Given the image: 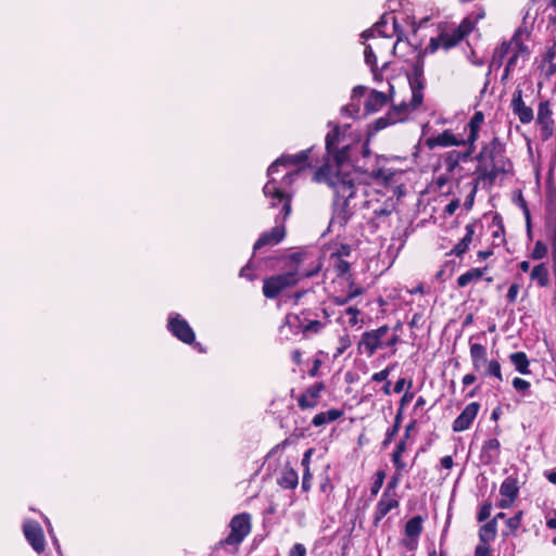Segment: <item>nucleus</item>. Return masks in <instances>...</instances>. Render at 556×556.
Masks as SVG:
<instances>
[{
	"label": "nucleus",
	"instance_id": "obj_50",
	"mask_svg": "<svg viewBox=\"0 0 556 556\" xmlns=\"http://www.w3.org/2000/svg\"><path fill=\"white\" fill-rule=\"evenodd\" d=\"M489 543H481L476 547L475 556H489L490 547Z\"/></svg>",
	"mask_w": 556,
	"mask_h": 556
},
{
	"label": "nucleus",
	"instance_id": "obj_11",
	"mask_svg": "<svg viewBox=\"0 0 556 556\" xmlns=\"http://www.w3.org/2000/svg\"><path fill=\"white\" fill-rule=\"evenodd\" d=\"M168 328L173 334L185 343H192L194 341V332L189 324L182 319L178 314L170 315L168 319Z\"/></svg>",
	"mask_w": 556,
	"mask_h": 556
},
{
	"label": "nucleus",
	"instance_id": "obj_49",
	"mask_svg": "<svg viewBox=\"0 0 556 556\" xmlns=\"http://www.w3.org/2000/svg\"><path fill=\"white\" fill-rule=\"evenodd\" d=\"M383 480H384V472L383 471H379L377 473V480L371 489V492L372 494H377L380 490V488L382 486L383 484Z\"/></svg>",
	"mask_w": 556,
	"mask_h": 556
},
{
	"label": "nucleus",
	"instance_id": "obj_40",
	"mask_svg": "<svg viewBox=\"0 0 556 556\" xmlns=\"http://www.w3.org/2000/svg\"><path fill=\"white\" fill-rule=\"evenodd\" d=\"M334 268L339 275H344L349 271L350 264L346 261L341 260L340 257H336L334 258Z\"/></svg>",
	"mask_w": 556,
	"mask_h": 556
},
{
	"label": "nucleus",
	"instance_id": "obj_48",
	"mask_svg": "<svg viewBox=\"0 0 556 556\" xmlns=\"http://www.w3.org/2000/svg\"><path fill=\"white\" fill-rule=\"evenodd\" d=\"M390 375V369L389 368H386L379 372H376L372 375L371 379L374 381H377V382H380V381H387L388 380V377Z\"/></svg>",
	"mask_w": 556,
	"mask_h": 556
},
{
	"label": "nucleus",
	"instance_id": "obj_18",
	"mask_svg": "<svg viewBox=\"0 0 556 556\" xmlns=\"http://www.w3.org/2000/svg\"><path fill=\"white\" fill-rule=\"evenodd\" d=\"M518 491L517 481L510 477L506 478L500 488V507L508 508L517 497Z\"/></svg>",
	"mask_w": 556,
	"mask_h": 556
},
{
	"label": "nucleus",
	"instance_id": "obj_14",
	"mask_svg": "<svg viewBox=\"0 0 556 556\" xmlns=\"http://www.w3.org/2000/svg\"><path fill=\"white\" fill-rule=\"evenodd\" d=\"M24 534L36 552L40 553L45 549L43 532L38 522L27 521L24 525Z\"/></svg>",
	"mask_w": 556,
	"mask_h": 556
},
{
	"label": "nucleus",
	"instance_id": "obj_45",
	"mask_svg": "<svg viewBox=\"0 0 556 556\" xmlns=\"http://www.w3.org/2000/svg\"><path fill=\"white\" fill-rule=\"evenodd\" d=\"M397 430H399V417L396 418L395 425L387 431L386 439L383 441V445H388L393 440V437L396 434Z\"/></svg>",
	"mask_w": 556,
	"mask_h": 556
},
{
	"label": "nucleus",
	"instance_id": "obj_10",
	"mask_svg": "<svg viewBox=\"0 0 556 556\" xmlns=\"http://www.w3.org/2000/svg\"><path fill=\"white\" fill-rule=\"evenodd\" d=\"M325 325L326 324L320 320H306V318L302 319L299 315L289 314L286 316V320L281 329L288 326L290 329H301L305 333H318Z\"/></svg>",
	"mask_w": 556,
	"mask_h": 556
},
{
	"label": "nucleus",
	"instance_id": "obj_16",
	"mask_svg": "<svg viewBox=\"0 0 556 556\" xmlns=\"http://www.w3.org/2000/svg\"><path fill=\"white\" fill-rule=\"evenodd\" d=\"M511 109L522 124L530 123L533 119V111L525 104L522 91L519 89L513 94Z\"/></svg>",
	"mask_w": 556,
	"mask_h": 556
},
{
	"label": "nucleus",
	"instance_id": "obj_61",
	"mask_svg": "<svg viewBox=\"0 0 556 556\" xmlns=\"http://www.w3.org/2000/svg\"><path fill=\"white\" fill-rule=\"evenodd\" d=\"M374 175H375V177H376V178H378V179H382V180H384V181L389 180V179H390V177H391V173H386V172H383V170H381V169H379V170L375 172V174H374Z\"/></svg>",
	"mask_w": 556,
	"mask_h": 556
},
{
	"label": "nucleus",
	"instance_id": "obj_28",
	"mask_svg": "<svg viewBox=\"0 0 556 556\" xmlns=\"http://www.w3.org/2000/svg\"><path fill=\"white\" fill-rule=\"evenodd\" d=\"M484 116L482 112H476L473 116L471 117L468 126L470 129V135L468 137V141L470 146L475 143V141L478 139V132L481 128V125L483 123Z\"/></svg>",
	"mask_w": 556,
	"mask_h": 556
},
{
	"label": "nucleus",
	"instance_id": "obj_37",
	"mask_svg": "<svg viewBox=\"0 0 556 556\" xmlns=\"http://www.w3.org/2000/svg\"><path fill=\"white\" fill-rule=\"evenodd\" d=\"M531 278L536 280L540 286H546L548 282V273L543 264L536 265L531 271Z\"/></svg>",
	"mask_w": 556,
	"mask_h": 556
},
{
	"label": "nucleus",
	"instance_id": "obj_7",
	"mask_svg": "<svg viewBox=\"0 0 556 556\" xmlns=\"http://www.w3.org/2000/svg\"><path fill=\"white\" fill-rule=\"evenodd\" d=\"M341 142V131L338 126H334L331 131H329L326 136V150L328 155L330 156L326 163L323 166L331 165L333 167H337V159L339 152L345 151L346 156L340 162L342 166H346V172H354L350 164L348 163L349 160V144H343L341 148H339V143Z\"/></svg>",
	"mask_w": 556,
	"mask_h": 556
},
{
	"label": "nucleus",
	"instance_id": "obj_47",
	"mask_svg": "<svg viewBox=\"0 0 556 556\" xmlns=\"http://www.w3.org/2000/svg\"><path fill=\"white\" fill-rule=\"evenodd\" d=\"M518 293H519V286L517 283L511 285L507 292V300L511 303L515 302Z\"/></svg>",
	"mask_w": 556,
	"mask_h": 556
},
{
	"label": "nucleus",
	"instance_id": "obj_41",
	"mask_svg": "<svg viewBox=\"0 0 556 556\" xmlns=\"http://www.w3.org/2000/svg\"><path fill=\"white\" fill-rule=\"evenodd\" d=\"M364 54L366 63L374 68V66L376 65V55L370 45L365 47Z\"/></svg>",
	"mask_w": 556,
	"mask_h": 556
},
{
	"label": "nucleus",
	"instance_id": "obj_35",
	"mask_svg": "<svg viewBox=\"0 0 556 556\" xmlns=\"http://www.w3.org/2000/svg\"><path fill=\"white\" fill-rule=\"evenodd\" d=\"M459 160H460L459 152H455V151L450 152L444 160L445 174L453 176L454 170L456 168H458V166H459Z\"/></svg>",
	"mask_w": 556,
	"mask_h": 556
},
{
	"label": "nucleus",
	"instance_id": "obj_62",
	"mask_svg": "<svg viewBox=\"0 0 556 556\" xmlns=\"http://www.w3.org/2000/svg\"><path fill=\"white\" fill-rule=\"evenodd\" d=\"M406 381L404 378H401L396 381L395 386H394V392L395 393H400L403 391L404 389V386H405Z\"/></svg>",
	"mask_w": 556,
	"mask_h": 556
},
{
	"label": "nucleus",
	"instance_id": "obj_32",
	"mask_svg": "<svg viewBox=\"0 0 556 556\" xmlns=\"http://www.w3.org/2000/svg\"><path fill=\"white\" fill-rule=\"evenodd\" d=\"M359 314H361L359 309L351 306V307H348L344 311V313L341 314L339 319H341L343 324H346L350 327H354L361 321Z\"/></svg>",
	"mask_w": 556,
	"mask_h": 556
},
{
	"label": "nucleus",
	"instance_id": "obj_34",
	"mask_svg": "<svg viewBox=\"0 0 556 556\" xmlns=\"http://www.w3.org/2000/svg\"><path fill=\"white\" fill-rule=\"evenodd\" d=\"M422 519L419 516L413 517L406 522L405 532L410 538H416L422 530Z\"/></svg>",
	"mask_w": 556,
	"mask_h": 556
},
{
	"label": "nucleus",
	"instance_id": "obj_53",
	"mask_svg": "<svg viewBox=\"0 0 556 556\" xmlns=\"http://www.w3.org/2000/svg\"><path fill=\"white\" fill-rule=\"evenodd\" d=\"M296 174H298V172H294V173H287V174L283 176L282 181H281V184H280V186H279V187L281 188L282 186H290V185L293 182V180H294V176H295Z\"/></svg>",
	"mask_w": 556,
	"mask_h": 556
},
{
	"label": "nucleus",
	"instance_id": "obj_52",
	"mask_svg": "<svg viewBox=\"0 0 556 556\" xmlns=\"http://www.w3.org/2000/svg\"><path fill=\"white\" fill-rule=\"evenodd\" d=\"M376 34H379V35L382 34L381 24H376L372 29L365 30L363 33V37L364 38L374 37Z\"/></svg>",
	"mask_w": 556,
	"mask_h": 556
},
{
	"label": "nucleus",
	"instance_id": "obj_57",
	"mask_svg": "<svg viewBox=\"0 0 556 556\" xmlns=\"http://www.w3.org/2000/svg\"><path fill=\"white\" fill-rule=\"evenodd\" d=\"M441 466L445 469H451L453 467V458L452 456H444L441 458Z\"/></svg>",
	"mask_w": 556,
	"mask_h": 556
},
{
	"label": "nucleus",
	"instance_id": "obj_17",
	"mask_svg": "<svg viewBox=\"0 0 556 556\" xmlns=\"http://www.w3.org/2000/svg\"><path fill=\"white\" fill-rule=\"evenodd\" d=\"M514 48H519V39L517 36H514L508 42H503L495 49L490 63V70H498L502 66L504 59L511 50H514Z\"/></svg>",
	"mask_w": 556,
	"mask_h": 556
},
{
	"label": "nucleus",
	"instance_id": "obj_38",
	"mask_svg": "<svg viewBox=\"0 0 556 556\" xmlns=\"http://www.w3.org/2000/svg\"><path fill=\"white\" fill-rule=\"evenodd\" d=\"M393 204L388 201H383L379 204V207H374V215L376 216H388L392 213Z\"/></svg>",
	"mask_w": 556,
	"mask_h": 556
},
{
	"label": "nucleus",
	"instance_id": "obj_33",
	"mask_svg": "<svg viewBox=\"0 0 556 556\" xmlns=\"http://www.w3.org/2000/svg\"><path fill=\"white\" fill-rule=\"evenodd\" d=\"M526 50L521 47V43L519 42V48H514V50L510 51V53L507 55L508 61L505 67V72L503 75V79H506L509 76V73L515 68L517 64V60L519 58L520 52H525Z\"/></svg>",
	"mask_w": 556,
	"mask_h": 556
},
{
	"label": "nucleus",
	"instance_id": "obj_36",
	"mask_svg": "<svg viewBox=\"0 0 556 556\" xmlns=\"http://www.w3.org/2000/svg\"><path fill=\"white\" fill-rule=\"evenodd\" d=\"M299 477L293 469H288L283 472L280 485L286 489H294L298 485Z\"/></svg>",
	"mask_w": 556,
	"mask_h": 556
},
{
	"label": "nucleus",
	"instance_id": "obj_56",
	"mask_svg": "<svg viewBox=\"0 0 556 556\" xmlns=\"http://www.w3.org/2000/svg\"><path fill=\"white\" fill-rule=\"evenodd\" d=\"M453 178V176L448 175V174H442L441 176L438 177L437 179V184L439 187H443L445 184H447L451 179Z\"/></svg>",
	"mask_w": 556,
	"mask_h": 556
},
{
	"label": "nucleus",
	"instance_id": "obj_20",
	"mask_svg": "<svg viewBox=\"0 0 556 556\" xmlns=\"http://www.w3.org/2000/svg\"><path fill=\"white\" fill-rule=\"evenodd\" d=\"M462 141L457 140L451 130H444L442 134L431 137L427 140L429 148L459 146Z\"/></svg>",
	"mask_w": 556,
	"mask_h": 556
},
{
	"label": "nucleus",
	"instance_id": "obj_42",
	"mask_svg": "<svg viewBox=\"0 0 556 556\" xmlns=\"http://www.w3.org/2000/svg\"><path fill=\"white\" fill-rule=\"evenodd\" d=\"M288 556H306V547L302 543H296L290 548Z\"/></svg>",
	"mask_w": 556,
	"mask_h": 556
},
{
	"label": "nucleus",
	"instance_id": "obj_27",
	"mask_svg": "<svg viewBox=\"0 0 556 556\" xmlns=\"http://www.w3.org/2000/svg\"><path fill=\"white\" fill-rule=\"evenodd\" d=\"M500 441L497 439H489L482 447V455L488 462H492L500 455Z\"/></svg>",
	"mask_w": 556,
	"mask_h": 556
},
{
	"label": "nucleus",
	"instance_id": "obj_55",
	"mask_svg": "<svg viewBox=\"0 0 556 556\" xmlns=\"http://www.w3.org/2000/svg\"><path fill=\"white\" fill-rule=\"evenodd\" d=\"M240 277L247 278L249 280H253L254 279L253 275L251 274L250 264H248L247 266L241 268Z\"/></svg>",
	"mask_w": 556,
	"mask_h": 556
},
{
	"label": "nucleus",
	"instance_id": "obj_54",
	"mask_svg": "<svg viewBox=\"0 0 556 556\" xmlns=\"http://www.w3.org/2000/svg\"><path fill=\"white\" fill-rule=\"evenodd\" d=\"M311 479H312V475H311L309 470H305L304 475H303V482H302L303 490L307 491L311 488V484H309Z\"/></svg>",
	"mask_w": 556,
	"mask_h": 556
},
{
	"label": "nucleus",
	"instance_id": "obj_6",
	"mask_svg": "<svg viewBox=\"0 0 556 556\" xmlns=\"http://www.w3.org/2000/svg\"><path fill=\"white\" fill-rule=\"evenodd\" d=\"M299 280L300 278L296 271H289L270 276L264 279L263 294L267 299H275L286 289L295 286Z\"/></svg>",
	"mask_w": 556,
	"mask_h": 556
},
{
	"label": "nucleus",
	"instance_id": "obj_12",
	"mask_svg": "<svg viewBox=\"0 0 556 556\" xmlns=\"http://www.w3.org/2000/svg\"><path fill=\"white\" fill-rule=\"evenodd\" d=\"M466 35L467 30H463L462 27H457L452 31L442 33L435 39H431L430 47L433 51L439 48L450 49L456 46Z\"/></svg>",
	"mask_w": 556,
	"mask_h": 556
},
{
	"label": "nucleus",
	"instance_id": "obj_22",
	"mask_svg": "<svg viewBox=\"0 0 556 556\" xmlns=\"http://www.w3.org/2000/svg\"><path fill=\"white\" fill-rule=\"evenodd\" d=\"M397 505H399V502L396 498L387 496L386 494H383L377 504V508H376V513H375L376 521L382 519L389 511H391L393 508L397 507Z\"/></svg>",
	"mask_w": 556,
	"mask_h": 556
},
{
	"label": "nucleus",
	"instance_id": "obj_19",
	"mask_svg": "<svg viewBox=\"0 0 556 556\" xmlns=\"http://www.w3.org/2000/svg\"><path fill=\"white\" fill-rule=\"evenodd\" d=\"M323 390V383H316L306 389V391L298 400L299 406L303 409L315 407L318 403V399Z\"/></svg>",
	"mask_w": 556,
	"mask_h": 556
},
{
	"label": "nucleus",
	"instance_id": "obj_9",
	"mask_svg": "<svg viewBox=\"0 0 556 556\" xmlns=\"http://www.w3.org/2000/svg\"><path fill=\"white\" fill-rule=\"evenodd\" d=\"M388 331L389 328L387 326H381L378 329L364 332L358 348L363 349L369 356L372 355L377 349L381 348V340Z\"/></svg>",
	"mask_w": 556,
	"mask_h": 556
},
{
	"label": "nucleus",
	"instance_id": "obj_15",
	"mask_svg": "<svg viewBox=\"0 0 556 556\" xmlns=\"http://www.w3.org/2000/svg\"><path fill=\"white\" fill-rule=\"evenodd\" d=\"M480 405L477 402L468 404L462 414L454 420L453 430L456 432L467 430L475 420Z\"/></svg>",
	"mask_w": 556,
	"mask_h": 556
},
{
	"label": "nucleus",
	"instance_id": "obj_44",
	"mask_svg": "<svg viewBox=\"0 0 556 556\" xmlns=\"http://www.w3.org/2000/svg\"><path fill=\"white\" fill-rule=\"evenodd\" d=\"M491 509H492V506L490 503L482 505L478 513V520L484 521L485 519H488L491 515Z\"/></svg>",
	"mask_w": 556,
	"mask_h": 556
},
{
	"label": "nucleus",
	"instance_id": "obj_23",
	"mask_svg": "<svg viewBox=\"0 0 556 556\" xmlns=\"http://www.w3.org/2000/svg\"><path fill=\"white\" fill-rule=\"evenodd\" d=\"M407 110V105H403L400 108H394L392 111H390L386 117L379 118L376 121V129L380 130L387 127L389 124H394L396 122H400L403 119V116L401 115L402 112H405Z\"/></svg>",
	"mask_w": 556,
	"mask_h": 556
},
{
	"label": "nucleus",
	"instance_id": "obj_25",
	"mask_svg": "<svg viewBox=\"0 0 556 556\" xmlns=\"http://www.w3.org/2000/svg\"><path fill=\"white\" fill-rule=\"evenodd\" d=\"M510 363L515 366L516 370L521 375L530 374L529 361L523 352H515L509 355Z\"/></svg>",
	"mask_w": 556,
	"mask_h": 556
},
{
	"label": "nucleus",
	"instance_id": "obj_60",
	"mask_svg": "<svg viewBox=\"0 0 556 556\" xmlns=\"http://www.w3.org/2000/svg\"><path fill=\"white\" fill-rule=\"evenodd\" d=\"M459 206V203L458 201H452L451 203H448L445 207V212L447 214H453Z\"/></svg>",
	"mask_w": 556,
	"mask_h": 556
},
{
	"label": "nucleus",
	"instance_id": "obj_51",
	"mask_svg": "<svg viewBox=\"0 0 556 556\" xmlns=\"http://www.w3.org/2000/svg\"><path fill=\"white\" fill-rule=\"evenodd\" d=\"M421 101H422L421 92L418 91V90H413V96H412V106H413V109H416L417 106H419L421 104Z\"/></svg>",
	"mask_w": 556,
	"mask_h": 556
},
{
	"label": "nucleus",
	"instance_id": "obj_64",
	"mask_svg": "<svg viewBox=\"0 0 556 556\" xmlns=\"http://www.w3.org/2000/svg\"><path fill=\"white\" fill-rule=\"evenodd\" d=\"M546 525H547V527L549 529L556 530V511H555V515L553 517L547 519Z\"/></svg>",
	"mask_w": 556,
	"mask_h": 556
},
{
	"label": "nucleus",
	"instance_id": "obj_59",
	"mask_svg": "<svg viewBox=\"0 0 556 556\" xmlns=\"http://www.w3.org/2000/svg\"><path fill=\"white\" fill-rule=\"evenodd\" d=\"M476 381V376L473 374H467L463 377V384L468 387Z\"/></svg>",
	"mask_w": 556,
	"mask_h": 556
},
{
	"label": "nucleus",
	"instance_id": "obj_30",
	"mask_svg": "<svg viewBox=\"0 0 556 556\" xmlns=\"http://www.w3.org/2000/svg\"><path fill=\"white\" fill-rule=\"evenodd\" d=\"M484 270H485V268H483V269L472 268V269L466 271L465 274L460 275L457 278L458 287L464 288L472 281H478L483 276Z\"/></svg>",
	"mask_w": 556,
	"mask_h": 556
},
{
	"label": "nucleus",
	"instance_id": "obj_4",
	"mask_svg": "<svg viewBox=\"0 0 556 556\" xmlns=\"http://www.w3.org/2000/svg\"><path fill=\"white\" fill-rule=\"evenodd\" d=\"M470 358L472 369L483 378H494L498 382L503 381L501 364L496 359H489L486 348L480 343L470 344Z\"/></svg>",
	"mask_w": 556,
	"mask_h": 556
},
{
	"label": "nucleus",
	"instance_id": "obj_29",
	"mask_svg": "<svg viewBox=\"0 0 556 556\" xmlns=\"http://www.w3.org/2000/svg\"><path fill=\"white\" fill-rule=\"evenodd\" d=\"M497 526L495 520H491L483 525L479 531L481 543H490L496 538Z\"/></svg>",
	"mask_w": 556,
	"mask_h": 556
},
{
	"label": "nucleus",
	"instance_id": "obj_1",
	"mask_svg": "<svg viewBox=\"0 0 556 556\" xmlns=\"http://www.w3.org/2000/svg\"><path fill=\"white\" fill-rule=\"evenodd\" d=\"M346 156L341 151L336 156L337 167L321 166L314 175L316 182L327 184L334 192L332 224L344 226L356 207L371 210L379 207L383 198L379 191L365 184L358 172H346V166L340 162Z\"/></svg>",
	"mask_w": 556,
	"mask_h": 556
},
{
	"label": "nucleus",
	"instance_id": "obj_3",
	"mask_svg": "<svg viewBox=\"0 0 556 556\" xmlns=\"http://www.w3.org/2000/svg\"><path fill=\"white\" fill-rule=\"evenodd\" d=\"M309 150L301 151L294 155H282L277 159L268 168V176L270 177L269 181L264 186V194L268 198H271L273 201L270 205L274 207L278 202H282V208L279 215L276 217V223L279 220L285 222L286 218L291 213V199L290 195L282 192L279 185L276 182L274 175L278 172L279 166H290L298 165L305 162L308 157Z\"/></svg>",
	"mask_w": 556,
	"mask_h": 556
},
{
	"label": "nucleus",
	"instance_id": "obj_8",
	"mask_svg": "<svg viewBox=\"0 0 556 556\" xmlns=\"http://www.w3.org/2000/svg\"><path fill=\"white\" fill-rule=\"evenodd\" d=\"M536 123L540 127L541 138L548 140L554 131L553 112L548 101H542L538 108Z\"/></svg>",
	"mask_w": 556,
	"mask_h": 556
},
{
	"label": "nucleus",
	"instance_id": "obj_5",
	"mask_svg": "<svg viewBox=\"0 0 556 556\" xmlns=\"http://www.w3.org/2000/svg\"><path fill=\"white\" fill-rule=\"evenodd\" d=\"M230 533L217 546H238L251 532V516L247 513L236 515L229 523Z\"/></svg>",
	"mask_w": 556,
	"mask_h": 556
},
{
	"label": "nucleus",
	"instance_id": "obj_21",
	"mask_svg": "<svg viewBox=\"0 0 556 556\" xmlns=\"http://www.w3.org/2000/svg\"><path fill=\"white\" fill-rule=\"evenodd\" d=\"M388 102V96L383 92L371 90L365 103V109L369 113H374L383 108Z\"/></svg>",
	"mask_w": 556,
	"mask_h": 556
},
{
	"label": "nucleus",
	"instance_id": "obj_39",
	"mask_svg": "<svg viewBox=\"0 0 556 556\" xmlns=\"http://www.w3.org/2000/svg\"><path fill=\"white\" fill-rule=\"evenodd\" d=\"M352 344L351 339L348 334L340 337L337 348L336 356H339L345 352Z\"/></svg>",
	"mask_w": 556,
	"mask_h": 556
},
{
	"label": "nucleus",
	"instance_id": "obj_46",
	"mask_svg": "<svg viewBox=\"0 0 556 556\" xmlns=\"http://www.w3.org/2000/svg\"><path fill=\"white\" fill-rule=\"evenodd\" d=\"M521 515L522 513L519 511L518 514H516L514 517L509 518L507 520V526L511 529V530H516L519 528L520 526V522H521Z\"/></svg>",
	"mask_w": 556,
	"mask_h": 556
},
{
	"label": "nucleus",
	"instance_id": "obj_26",
	"mask_svg": "<svg viewBox=\"0 0 556 556\" xmlns=\"http://www.w3.org/2000/svg\"><path fill=\"white\" fill-rule=\"evenodd\" d=\"M341 416H342V412L341 410H339V409H329L327 412L319 413V414L315 415V417L312 420V424L315 427H320L323 425H326L328 422L337 420Z\"/></svg>",
	"mask_w": 556,
	"mask_h": 556
},
{
	"label": "nucleus",
	"instance_id": "obj_43",
	"mask_svg": "<svg viewBox=\"0 0 556 556\" xmlns=\"http://www.w3.org/2000/svg\"><path fill=\"white\" fill-rule=\"evenodd\" d=\"M513 387L516 391H527L530 388V382L521 378H514Z\"/></svg>",
	"mask_w": 556,
	"mask_h": 556
},
{
	"label": "nucleus",
	"instance_id": "obj_58",
	"mask_svg": "<svg viewBox=\"0 0 556 556\" xmlns=\"http://www.w3.org/2000/svg\"><path fill=\"white\" fill-rule=\"evenodd\" d=\"M545 251H546L545 248L540 242H538L535 244L533 254L535 257L540 258L544 255Z\"/></svg>",
	"mask_w": 556,
	"mask_h": 556
},
{
	"label": "nucleus",
	"instance_id": "obj_31",
	"mask_svg": "<svg viewBox=\"0 0 556 556\" xmlns=\"http://www.w3.org/2000/svg\"><path fill=\"white\" fill-rule=\"evenodd\" d=\"M406 450V442L405 440H401L399 444L396 445L395 451L392 454V462L394 464V467L396 468V471L400 473L402 470L405 469V463L402 460V455Z\"/></svg>",
	"mask_w": 556,
	"mask_h": 556
},
{
	"label": "nucleus",
	"instance_id": "obj_2",
	"mask_svg": "<svg viewBox=\"0 0 556 556\" xmlns=\"http://www.w3.org/2000/svg\"><path fill=\"white\" fill-rule=\"evenodd\" d=\"M477 174L479 178L494 182L501 174H507L513 170V164L505 156V149L498 138H493L485 144L477 156Z\"/></svg>",
	"mask_w": 556,
	"mask_h": 556
},
{
	"label": "nucleus",
	"instance_id": "obj_13",
	"mask_svg": "<svg viewBox=\"0 0 556 556\" xmlns=\"http://www.w3.org/2000/svg\"><path fill=\"white\" fill-rule=\"evenodd\" d=\"M285 236L286 229L283 226V222L279 220V223H277V225L273 229L261 235V237L254 244V250H260L266 245L278 244L280 241H282Z\"/></svg>",
	"mask_w": 556,
	"mask_h": 556
},
{
	"label": "nucleus",
	"instance_id": "obj_63",
	"mask_svg": "<svg viewBox=\"0 0 556 556\" xmlns=\"http://www.w3.org/2000/svg\"><path fill=\"white\" fill-rule=\"evenodd\" d=\"M548 5L553 11L549 17L554 23H556V0H549Z\"/></svg>",
	"mask_w": 556,
	"mask_h": 556
},
{
	"label": "nucleus",
	"instance_id": "obj_24",
	"mask_svg": "<svg viewBox=\"0 0 556 556\" xmlns=\"http://www.w3.org/2000/svg\"><path fill=\"white\" fill-rule=\"evenodd\" d=\"M466 233L460 239V241L454 247L452 250V254L456 256H462L469 248L470 243L472 242V237L475 235V227L473 225H467L466 226Z\"/></svg>",
	"mask_w": 556,
	"mask_h": 556
}]
</instances>
